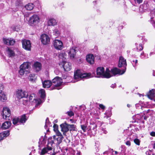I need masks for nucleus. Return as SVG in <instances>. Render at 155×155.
<instances>
[{"label": "nucleus", "mask_w": 155, "mask_h": 155, "mask_svg": "<svg viewBox=\"0 0 155 155\" xmlns=\"http://www.w3.org/2000/svg\"><path fill=\"white\" fill-rule=\"evenodd\" d=\"M57 23L56 20L53 18H50L48 21V26H54L56 25Z\"/></svg>", "instance_id": "cd10ccee"}, {"label": "nucleus", "mask_w": 155, "mask_h": 155, "mask_svg": "<svg viewBox=\"0 0 155 155\" xmlns=\"http://www.w3.org/2000/svg\"><path fill=\"white\" fill-rule=\"evenodd\" d=\"M19 123L20 124H24L28 120V117H27L26 116L25 114H23L21 115L20 117H19Z\"/></svg>", "instance_id": "b1692460"}, {"label": "nucleus", "mask_w": 155, "mask_h": 155, "mask_svg": "<svg viewBox=\"0 0 155 155\" xmlns=\"http://www.w3.org/2000/svg\"><path fill=\"white\" fill-rule=\"evenodd\" d=\"M9 135V131L6 130L0 133V140H3Z\"/></svg>", "instance_id": "393cba45"}, {"label": "nucleus", "mask_w": 155, "mask_h": 155, "mask_svg": "<svg viewBox=\"0 0 155 155\" xmlns=\"http://www.w3.org/2000/svg\"><path fill=\"white\" fill-rule=\"evenodd\" d=\"M6 51L9 57H12L15 56L14 52L10 48H8Z\"/></svg>", "instance_id": "2f4dec72"}, {"label": "nucleus", "mask_w": 155, "mask_h": 155, "mask_svg": "<svg viewBox=\"0 0 155 155\" xmlns=\"http://www.w3.org/2000/svg\"><path fill=\"white\" fill-rule=\"evenodd\" d=\"M2 115L4 119L9 120V118L11 115V111L8 108L5 107L3 108Z\"/></svg>", "instance_id": "1a4fd4ad"}, {"label": "nucleus", "mask_w": 155, "mask_h": 155, "mask_svg": "<svg viewBox=\"0 0 155 155\" xmlns=\"http://www.w3.org/2000/svg\"><path fill=\"white\" fill-rule=\"evenodd\" d=\"M152 146L153 147V148L154 149H155V142L154 143L152 144Z\"/></svg>", "instance_id": "338daca9"}, {"label": "nucleus", "mask_w": 155, "mask_h": 155, "mask_svg": "<svg viewBox=\"0 0 155 155\" xmlns=\"http://www.w3.org/2000/svg\"><path fill=\"white\" fill-rule=\"evenodd\" d=\"M48 126L51 127V123L49 122L48 118H47L46 120L45 124V129H47V127Z\"/></svg>", "instance_id": "4c0bfd02"}, {"label": "nucleus", "mask_w": 155, "mask_h": 155, "mask_svg": "<svg viewBox=\"0 0 155 155\" xmlns=\"http://www.w3.org/2000/svg\"><path fill=\"white\" fill-rule=\"evenodd\" d=\"M62 82V80L61 78L58 76L56 77L52 80V86L51 87V90L61 89V88L60 86Z\"/></svg>", "instance_id": "39448f33"}, {"label": "nucleus", "mask_w": 155, "mask_h": 155, "mask_svg": "<svg viewBox=\"0 0 155 155\" xmlns=\"http://www.w3.org/2000/svg\"><path fill=\"white\" fill-rule=\"evenodd\" d=\"M15 95L17 97L21 99L23 98H27L28 97V93L25 91L21 89H18L15 92Z\"/></svg>", "instance_id": "6e6552de"}, {"label": "nucleus", "mask_w": 155, "mask_h": 155, "mask_svg": "<svg viewBox=\"0 0 155 155\" xmlns=\"http://www.w3.org/2000/svg\"><path fill=\"white\" fill-rule=\"evenodd\" d=\"M53 45L55 48L57 50H61L63 47L62 42L60 40H55L53 41Z\"/></svg>", "instance_id": "f8f14e48"}, {"label": "nucleus", "mask_w": 155, "mask_h": 155, "mask_svg": "<svg viewBox=\"0 0 155 155\" xmlns=\"http://www.w3.org/2000/svg\"><path fill=\"white\" fill-rule=\"evenodd\" d=\"M116 86V84L115 83L112 84L110 86V87L113 88H115Z\"/></svg>", "instance_id": "0e129e2a"}, {"label": "nucleus", "mask_w": 155, "mask_h": 155, "mask_svg": "<svg viewBox=\"0 0 155 155\" xmlns=\"http://www.w3.org/2000/svg\"><path fill=\"white\" fill-rule=\"evenodd\" d=\"M40 22V18L37 15L34 14L30 17L28 21L29 25L32 26H34Z\"/></svg>", "instance_id": "0eeeda50"}, {"label": "nucleus", "mask_w": 155, "mask_h": 155, "mask_svg": "<svg viewBox=\"0 0 155 155\" xmlns=\"http://www.w3.org/2000/svg\"><path fill=\"white\" fill-rule=\"evenodd\" d=\"M134 143L137 145L139 146L140 145V141L137 138L135 139L134 140Z\"/></svg>", "instance_id": "8fccbe9b"}, {"label": "nucleus", "mask_w": 155, "mask_h": 155, "mask_svg": "<svg viewBox=\"0 0 155 155\" xmlns=\"http://www.w3.org/2000/svg\"><path fill=\"white\" fill-rule=\"evenodd\" d=\"M0 100L2 102H5L7 100V97L5 94L2 91L0 93Z\"/></svg>", "instance_id": "473e14b6"}, {"label": "nucleus", "mask_w": 155, "mask_h": 155, "mask_svg": "<svg viewBox=\"0 0 155 155\" xmlns=\"http://www.w3.org/2000/svg\"><path fill=\"white\" fill-rule=\"evenodd\" d=\"M125 71V70H124L121 71L120 69L116 68H113L111 69L110 71L111 73L114 76L117 74L122 75L124 74Z\"/></svg>", "instance_id": "4468645a"}, {"label": "nucleus", "mask_w": 155, "mask_h": 155, "mask_svg": "<svg viewBox=\"0 0 155 155\" xmlns=\"http://www.w3.org/2000/svg\"><path fill=\"white\" fill-rule=\"evenodd\" d=\"M29 101H28L27 99L23 100V104L24 105H26L29 103Z\"/></svg>", "instance_id": "603ef678"}, {"label": "nucleus", "mask_w": 155, "mask_h": 155, "mask_svg": "<svg viewBox=\"0 0 155 155\" xmlns=\"http://www.w3.org/2000/svg\"><path fill=\"white\" fill-rule=\"evenodd\" d=\"M34 7V5L31 3H28L25 6L27 10L29 11L32 10L33 8Z\"/></svg>", "instance_id": "72a5a7b5"}, {"label": "nucleus", "mask_w": 155, "mask_h": 155, "mask_svg": "<svg viewBox=\"0 0 155 155\" xmlns=\"http://www.w3.org/2000/svg\"><path fill=\"white\" fill-rule=\"evenodd\" d=\"M67 113L68 114V115L70 117H71L74 115V113L71 111H68L67 112Z\"/></svg>", "instance_id": "864d4df0"}, {"label": "nucleus", "mask_w": 155, "mask_h": 155, "mask_svg": "<svg viewBox=\"0 0 155 155\" xmlns=\"http://www.w3.org/2000/svg\"><path fill=\"white\" fill-rule=\"evenodd\" d=\"M13 124L15 125H17L20 124L19 118H14L12 120Z\"/></svg>", "instance_id": "c9c22d12"}, {"label": "nucleus", "mask_w": 155, "mask_h": 155, "mask_svg": "<svg viewBox=\"0 0 155 155\" xmlns=\"http://www.w3.org/2000/svg\"><path fill=\"white\" fill-rule=\"evenodd\" d=\"M67 56L66 54L63 52L60 53L58 55V57L60 59H62L63 60L66 58Z\"/></svg>", "instance_id": "e433bc0d"}, {"label": "nucleus", "mask_w": 155, "mask_h": 155, "mask_svg": "<svg viewBox=\"0 0 155 155\" xmlns=\"http://www.w3.org/2000/svg\"><path fill=\"white\" fill-rule=\"evenodd\" d=\"M140 57L142 59H146L148 58V54H145L143 52L140 54Z\"/></svg>", "instance_id": "a19ab883"}, {"label": "nucleus", "mask_w": 155, "mask_h": 155, "mask_svg": "<svg viewBox=\"0 0 155 155\" xmlns=\"http://www.w3.org/2000/svg\"><path fill=\"white\" fill-rule=\"evenodd\" d=\"M55 132L56 134V136H58V137L62 136L61 133L58 130Z\"/></svg>", "instance_id": "13d9d810"}, {"label": "nucleus", "mask_w": 155, "mask_h": 155, "mask_svg": "<svg viewBox=\"0 0 155 155\" xmlns=\"http://www.w3.org/2000/svg\"><path fill=\"white\" fill-rule=\"evenodd\" d=\"M101 129L102 131L103 132V133L104 134H106L107 133V132L106 130V129L105 128H103L102 127H101Z\"/></svg>", "instance_id": "6e6d98bb"}, {"label": "nucleus", "mask_w": 155, "mask_h": 155, "mask_svg": "<svg viewBox=\"0 0 155 155\" xmlns=\"http://www.w3.org/2000/svg\"><path fill=\"white\" fill-rule=\"evenodd\" d=\"M39 94L42 99H43L45 97L46 94L44 89H41L39 91Z\"/></svg>", "instance_id": "7c9ffc66"}, {"label": "nucleus", "mask_w": 155, "mask_h": 155, "mask_svg": "<svg viewBox=\"0 0 155 155\" xmlns=\"http://www.w3.org/2000/svg\"><path fill=\"white\" fill-rule=\"evenodd\" d=\"M136 2H137L138 4L141 3L143 1V0H134Z\"/></svg>", "instance_id": "e2e57ef3"}, {"label": "nucleus", "mask_w": 155, "mask_h": 155, "mask_svg": "<svg viewBox=\"0 0 155 155\" xmlns=\"http://www.w3.org/2000/svg\"><path fill=\"white\" fill-rule=\"evenodd\" d=\"M58 125L56 124H54L53 126L54 130L55 132L58 131Z\"/></svg>", "instance_id": "3c124183"}, {"label": "nucleus", "mask_w": 155, "mask_h": 155, "mask_svg": "<svg viewBox=\"0 0 155 155\" xmlns=\"http://www.w3.org/2000/svg\"><path fill=\"white\" fill-rule=\"evenodd\" d=\"M90 123V125L89 126L90 128L88 130L89 132L91 133V135H94L97 130V127L101 126L102 124V122L99 121H96L94 122L92 120H91Z\"/></svg>", "instance_id": "20e7f679"}, {"label": "nucleus", "mask_w": 155, "mask_h": 155, "mask_svg": "<svg viewBox=\"0 0 155 155\" xmlns=\"http://www.w3.org/2000/svg\"><path fill=\"white\" fill-rule=\"evenodd\" d=\"M15 5L16 6L18 7L22 6V3L21 0H16Z\"/></svg>", "instance_id": "ea45409f"}, {"label": "nucleus", "mask_w": 155, "mask_h": 155, "mask_svg": "<svg viewBox=\"0 0 155 155\" xmlns=\"http://www.w3.org/2000/svg\"><path fill=\"white\" fill-rule=\"evenodd\" d=\"M68 124L66 123L62 124L60 125V126L61 128V131L63 132V134L65 135L66 132L69 130Z\"/></svg>", "instance_id": "6ab92c4d"}, {"label": "nucleus", "mask_w": 155, "mask_h": 155, "mask_svg": "<svg viewBox=\"0 0 155 155\" xmlns=\"http://www.w3.org/2000/svg\"><path fill=\"white\" fill-rule=\"evenodd\" d=\"M135 45L137 46V49L138 51H142L143 49V47L141 44L139 45L138 46H137L138 44L137 43H135Z\"/></svg>", "instance_id": "79ce46f5"}, {"label": "nucleus", "mask_w": 155, "mask_h": 155, "mask_svg": "<svg viewBox=\"0 0 155 155\" xmlns=\"http://www.w3.org/2000/svg\"><path fill=\"white\" fill-rule=\"evenodd\" d=\"M71 64L68 62L63 61L62 62L59 64V65L62 66L64 70L65 71H70L71 69Z\"/></svg>", "instance_id": "9b49d317"}, {"label": "nucleus", "mask_w": 155, "mask_h": 155, "mask_svg": "<svg viewBox=\"0 0 155 155\" xmlns=\"http://www.w3.org/2000/svg\"><path fill=\"white\" fill-rule=\"evenodd\" d=\"M155 90L154 89H152L150 90L147 94V97L151 100H154L155 101V100L153 99V97L155 96Z\"/></svg>", "instance_id": "aec40b11"}, {"label": "nucleus", "mask_w": 155, "mask_h": 155, "mask_svg": "<svg viewBox=\"0 0 155 155\" xmlns=\"http://www.w3.org/2000/svg\"><path fill=\"white\" fill-rule=\"evenodd\" d=\"M137 60H133L131 61V63L134 67H135L137 65Z\"/></svg>", "instance_id": "09e8293b"}, {"label": "nucleus", "mask_w": 155, "mask_h": 155, "mask_svg": "<svg viewBox=\"0 0 155 155\" xmlns=\"http://www.w3.org/2000/svg\"><path fill=\"white\" fill-rule=\"evenodd\" d=\"M135 106L137 109L141 108L142 110H143L144 108L146 107L145 104L141 101H140L138 103L136 104Z\"/></svg>", "instance_id": "c85d7f7f"}, {"label": "nucleus", "mask_w": 155, "mask_h": 155, "mask_svg": "<svg viewBox=\"0 0 155 155\" xmlns=\"http://www.w3.org/2000/svg\"><path fill=\"white\" fill-rule=\"evenodd\" d=\"M115 122L114 120H110V123L111 124L112 123H114Z\"/></svg>", "instance_id": "69168bd1"}, {"label": "nucleus", "mask_w": 155, "mask_h": 155, "mask_svg": "<svg viewBox=\"0 0 155 155\" xmlns=\"http://www.w3.org/2000/svg\"><path fill=\"white\" fill-rule=\"evenodd\" d=\"M155 54V52H152L150 53V55L151 56L152 54Z\"/></svg>", "instance_id": "774afa93"}, {"label": "nucleus", "mask_w": 155, "mask_h": 155, "mask_svg": "<svg viewBox=\"0 0 155 155\" xmlns=\"http://www.w3.org/2000/svg\"><path fill=\"white\" fill-rule=\"evenodd\" d=\"M94 56L92 54H89L86 56L87 61L91 64H93L94 63Z\"/></svg>", "instance_id": "4be33fe9"}, {"label": "nucleus", "mask_w": 155, "mask_h": 155, "mask_svg": "<svg viewBox=\"0 0 155 155\" xmlns=\"http://www.w3.org/2000/svg\"><path fill=\"white\" fill-rule=\"evenodd\" d=\"M127 66L126 60L122 56H120L119 58L118 67H125Z\"/></svg>", "instance_id": "a211bd4d"}, {"label": "nucleus", "mask_w": 155, "mask_h": 155, "mask_svg": "<svg viewBox=\"0 0 155 155\" xmlns=\"http://www.w3.org/2000/svg\"><path fill=\"white\" fill-rule=\"evenodd\" d=\"M45 139L44 138H41L39 139V141L38 142L39 145H38L39 147H40V144H44L45 143Z\"/></svg>", "instance_id": "a18cd8bd"}, {"label": "nucleus", "mask_w": 155, "mask_h": 155, "mask_svg": "<svg viewBox=\"0 0 155 155\" xmlns=\"http://www.w3.org/2000/svg\"><path fill=\"white\" fill-rule=\"evenodd\" d=\"M53 35H55V36H58L59 35L60 31L58 29H55L54 30L53 32Z\"/></svg>", "instance_id": "c03bdc74"}, {"label": "nucleus", "mask_w": 155, "mask_h": 155, "mask_svg": "<svg viewBox=\"0 0 155 155\" xmlns=\"http://www.w3.org/2000/svg\"><path fill=\"white\" fill-rule=\"evenodd\" d=\"M3 41L4 43L8 45H12L15 42V40L12 38H4Z\"/></svg>", "instance_id": "2eb2a0df"}, {"label": "nucleus", "mask_w": 155, "mask_h": 155, "mask_svg": "<svg viewBox=\"0 0 155 155\" xmlns=\"http://www.w3.org/2000/svg\"><path fill=\"white\" fill-rule=\"evenodd\" d=\"M51 141V140L50 139L49 141H48L47 146L41 150L40 153L41 155H45L46 153L50 154V155H55L56 154V153L54 152V150L53 151V152L52 151V147H53L50 143Z\"/></svg>", "instance_id": "7ed1b4c3"}, {"label": "nucleus", "mask_w": 155, "mask_h": 155, "mask_svg": "<svg viewBox=\"0 0 155 155\" xmlns=\"http://www.w3.org/2000/svg\"><path fill=\"white\" fill-rule=\"evenodd\" d=\"M111 115V110H107L106 111V112L104 114V118H107L110 117Z\"/></svg>", "instance_id": "f704fd0d"}, {"label": "nucleus", "mask_w": 155, "mask_h": 155, "mask_svg": "<svg viewBox=\"0 0 155 155\" xmlns=\"http://www.w3.org/2000/svg\"><path fill=\"white\" fill-rule=\"evenodd\" d=\"M152 150H149L147 151L146 152V154L147 155H151L152 153Z\"/></svg>", "instance_id": "4d7b16f0"}, {"label": "nucleus", "mask_w": 155, "mask_h": 155, "mask_svg": "<svg viewBox=\"0 0 155 155\" xmlns=\"http://www.w3.org/2000/svg\"><path fill=\"white\" fill-rule=\"evenodd\" d=\"M25 70L22 68H20V70L19 71V73L20 75L22 76L24 75Z\"/></svg>", "instance_id": "de8ad7c7"}, {"label": "nucleus", "mask_w": 155, "mask_h": 155, "mask_svg": "<svg viewBox=\"0 0 155 155\" xmlns=\"http://www.w3.org/2000/svg\"><path fill=\"white\" fill-rule=\"evenodd\" d=\"M68 127L69 129L70 128V130H75V126L74 124H68Z\"/></svg>", "instance_id": "49530a36"}, {"label": "nucleus", "mask_w": 155, "mask_h": 155, "mask_svg": "<svg viewBox=\"0 0 155 155\" xmlns=\"http://www.w3.org/2000/svg\"><path fill=\"white\" fill-rule=\"evenodd\" d=\"M42 84L44 88H49L51 85L52 86V83L50 81L45 80L42 82Z\"/></svg>", "instance_id": "a878e982"}, {"label": "nucleus", "mask_w": 155, "mask_h": 155, "mask_svg": "<svg viewBox=\"0 0 155 155\" xmlns=\"http://www.w3.org/2000/svg\"><path fill=\"white\" fill-rule=\"evenodd\" d=\"M63 138V136L58 137V136L54 135L52 137H49L48 139V141H49L50 139L51 140V142L50 143L52 145V146L53 147L55 144L58 145L60 143L62 142Z\"/></svg>", "instance_id": "423d86ee"}, {"label": "nucleus", "mask_w": 155, "mask_h": 155, "mask_svg": "<svg viewBox=\"0 0 155 155\" xmlns=\"http://www.w3.org/2000/svg\"><path fill=\"white\" fill-rule=\"evenodd\" d=\"M90 73H85L82 70H78L74 72V78L77 81L82 79H87L91 77Z\"/></svg>", "instance_id": "f03ea898"}, {"label": "nucleus", "mask_w": 155, "mask_h": 155, "mask_svg": "<svg viewBox=\"0 0 155 155\" xmlns=\"http://www.w3.org/2000/svg\"><path fill=\"white\" fill-rule=\"evenodd\" d=\"M125 144L126 145L130 146V142L129 140H127Z\"/></svg>", "instance_id": "052dcab7"}, {"label": "nucleus", "mask_w": 155, "mask_h": 155, "mask_svg": "<svg viewBox=\"0 0 155 155\" xmlns=\"http://www.w3.org/2000/svg\"><path fill=\"white\" fill-rule=\"evenodd\" d=\"M111 76L109 68H107L105 71L104 68L103 67H99L97 68L96 77L108 78Z\"/></svg>", "instance_id": "f257e3e1"}, {"label": "nucleus", "mask_w": 155, "mask_h": 155, "mask_svg": "<svg viewBox=\"0 0 155 155\" xmlns=\"http://www.w3.org/2000/svg\"><path fill=\"white\" fill-rule=\"evenodd\" d=\"M100 112L99 111H96V113H94L93 115L94 117L96 119H99V115Z\"/></svg>", "instance_id": "37998d69"}, {"label": "nucleus", "mask_w": 155, "mask_h": 155, "mask_svg": "<svg viewBox=\"0 0 155 155\" xmlns=\"http://www.w3.org/2000/svg\"><path fill=\"white\" fill-rule=\"evenodd\" d=\"M30 63L29 62H24L20 66V68H22L25 71H28L26 69H28L30 68Z\"/></svg>", "instance_id": "5701e85b"}, {"label": "nucleus", "mask_w": 155, "mask_h": 155, "mask_svg": "<svg viewBox=\"0 0 155 155\" xmlns=\"http://www.w3.org/2000/svg\"><path fill=\"white\" fill-rule=\"evenodd\" d=\"M153 17L151 16L150 18V19L149 21L153 25H154V23L155 22L153 20Z\"/></svg>", "instance_id": "5fc2aeb1"}, {"label": "nucleus", "mask_w": 155, "mask_h": 155, "mask_svg": "<svg viewBox=\"0 0 155 155\" xmlns=\"http://www.w3.org/2000/svg\"><path fill=\"white\" fill-rule=\"evenodd\" d=\"M35 94H31L29 96V100L30 102H37V100L35 97Z\"/></svg>", "instance_id": "c756f323"}, {"label": "nucleus", "mask_w": 155, "mask_h": 155, "mask_svg": "<svg viewBox=\"0 0 155 155\" xmlns=\"http://www.w3.org/2000/svg\"><path fill=\"white\" fill-rule=\"evenodd\" d=\"M40 40L43 45H46L50 42V38L48 35L43 34L41 36Z\"/></svg>", "instance_id": "ddd939ff"}, {"label": "nucleus", "mask_w": 155, "mask_h": 155, "mask_svg": "<svg viewBox=\"0 0 155 155\" xmlns=\"http://www.w3.org/2000/svg\"><path fill=\"white\" fill-rule=\"evenodd\" d=\"M29 79L31 82H34L36 79L35 75L34 74H31L29 75Z\"/></svg>", "instance_id": "58836bf2"}, {"label": "nucleus", "mask_w": 155, "mask_h": 155, "mask_svg": "<svg viewBox=\"0 0 155 155\" xmlns=\"http://www.w3.org/2000/svg\"><path fill=\"white\" fill-rule=\"evenodd\" d=\"M80 123L81 129L84 132H86L87 130V123L84 120H81Z\"/></svg>", "instance_id": "412c9836"}, {"label": "nucleus", "mask_w": 155, "mask_h": 155, "mask_svg": "<svg viewBox=\"0 0 155 155\" xmlns=\"http://www.w3.org/2000/svg\"><path fill=\"white\" fill-rule=\"evenodd\" d=\"M41 67V64L40 62L37 61L35 62L32 66L33 68L36 72H38L40 71Z\"/></svg>", "instance_id": "dca6fc26"}, {"label": "nucleus", "mask_w": 155, "mask_h": 155, "mask_svg": "<svg viewBox=\"0 0 155 155\" xmlns=\"http://www.w3.org/2000/svg\"><path fill=\"white\" fill-rule=\"evenodd\" d=\"M68 55L71 59H73L75 57L76 54V51L74 47L71 48L68 51Z\"/></svg>", "instance_id": "f3484780"}, {"label": "nucleus", "mask_w": 155, "mask_h": 155, "mask_svg": "<svg viewBox=\"0 0 155 155\" xmlns=\"http://www.w3.org/2000/svg\"><path fill=\"white\" fill-rule=\"evenodd\" d=\"M22 43L23 48L28 51L31 50V45L30 41L28 40L24 39L22 40Z\"/></svg>", "instance_id": "9d476101"}, {"label": "nucleus", "mask_w": 155, "mask_h": 155, "mask_svg": "<svg viewBox=\"0 0 155 155\" xmlns=\"http://www.w3.org/2000/svg\"><path fill=\"white\" fill-rule=\"evenodd\" d=\"M11 124L12 123L10 121H5L2 124L1 128L3 129H7L11 126Z\"/></svg>", "instance_id": "bb28decb"}, {"label": "nucleus", "mask_w": 155, "mask_h": 155, "mask_svg": "<svg viewBox=\"0 0 155 155\" xmlns=\"http://www.w3.org/2000/svg\"><path fill=\"white\" fill-rule=\"evenodd\" d=\"M150 135L153 137L155 136V132L154 131H152L150 133Z\"/></svg>", "instance_id": "680f3d73"}, {"label": "nucleus", "mask_w": 155, "mask_h": 155, "mask_svg": "<svg viewBox=\"0 0 155 155\" xmlns=\"http://www.w3.org/2000/svg\"><path fill=\"white\" fill-rule=\"evenodd\" d=\"M99 107L102 109L104 110L105 108V107L102 104H100L99 105Z\"/></svg>", "instance_id": "bf43d9fd"}]
</instances>
